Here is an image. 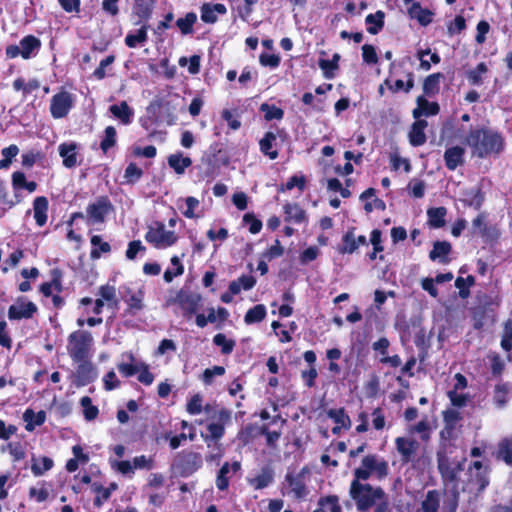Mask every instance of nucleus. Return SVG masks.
Here are the masks:
<instances>
[{
    "label": "nucleus",
    "mask_w": 512,
    "mask_h": 512,
    "mask_svg": "<svg viewBox=\"0 0 512 512\" xmlns=\"http://www.w3.org/2000/svg\"><path fill=\"white\" fill-rule=\"evenodd\" d=\"M147 29L148 26L143 25L140 29H138L135 33H128L125 37V44L129 48H134L138 44H142L147 40Z\"/></svg>",
    "instance_id": "ea45409f"
},
{
    "label": "nucleus",
    "mask_w": 512,
    "mask_h": 512,
    "mask_svg": "<svg viewBox=\"0 0 512 512\" xmlns=\"http://www.w3.org/2000/svg\"><path fill=\"white\" fill-rule=\"evenodd\" d=\"M470 485L475 486L477 493L482 492L489 484L488 470L480 461H475L469 469Z\"/></svg>",
    "instance_id": "f8f14e48"
},
{
    "label": "nucleus",
    "mask_w": 512,
    "mask_h": 512,
    "mask_svg": "<svg viewBox=\"0 0 512 512\" xmlns=\"http://www.w3.org/2000/svg\"><path fill=\"white\" fill-rule=\"evenodd\" d=\"M439 105L436 102H429L424 97L417 98V107L413 110V117L420 119L421 116H432L439 112Z\"/></svg>",
    "instance_id": "a211bd4d"
},
{
    "label": "nucleus",
    "mask_w": 512,
    "mask_h": 512,
    "mask_svg": "<svg viewBox=\"0 0 512 512\" xmlns=\"http://www.w3.org/2000/svg\"><path fill=\"white\" fill-rule=\"evenodd\" d=\"M224 373L225 368L223 366H214L203 372L202 380L205 384L210 385L213 382L214 376H222Z\"/></svg>",
    "instance_id": "e2e57ef3"
},
{
    "label": "nucleus",
    "mask_w": 512,
    "mask_h": 512,
    "mask_svg": "<svg viewBox=\"0 0 512 512\" xmlns=\"http://www.w3.org/2000/svg\"><path fill=\"white\" fill-rule=\"evenodd\" d=\"M178 467L183 475H191L197 471L203 463L200 453L184 451L177 456Z\"/></svg>",
    "instance_id": "1a4fd4ad"
},
{
    "label": "nucleus",
    "mask_w": 512,
    "mask_h": 512,
    "mask_svg": "<svg viewBox=\"0 0 512 512\" xmlns=\"http://www.w3.org/2000/svg\"><path fill=\"white\" fill-rule=\"evenodd\" d=\"M231 414L226 409L214 411L210 418L213 420L207 425L208 435L201 434L208 447H211L210 441L218 442L225 433V424L230 420Z\"/></svg>",
    "instance_id": "39448f33"
},
{
    "label": "nucleus",
    "mask_w": 512,
    "mask_h": 512,
    "mask_svg": "<svg viewBox=\"0 0 512 512\" xmlns=\"http://www.w3.org/2000/svg\"><path fill=\"white\" fill-rule=\"evenodd\" d=\"M285 221L301 223L305 221V211L297 204L288 203L284 206Z\"/></svg>",
    "instance_id": "2f4dec72"
},
{
    "label": "nucleus",
    "mask_w": 512,
    "mask_h": 512,
    "mask_svg": "<svg viewBox=\"0 0 512 512\" xmlns=\"http://www.w3.org/2000/svg\"><path fill=\"white\" fill-rule=\"evenodd\" d=\"M396 449L401 455V459L404 463H408L412 460L418 449V442L411 438L398 437L395 440Z\"/></svg>",
    "instance_id": "4468645a"
},
{
    "label": "nucleus",
    "mask_w": 512,
    "mask_h": 512,
    "mask_svg": "<svg viewBox=\"0 0 512 512\" xmlns=\"http://www.w3.org/2000/svg\"><path fill=\"white\" fill-rule=\"evenodd\" d=\"M284 253V248L281 246L280 241L278 239L275 240L274 245H272L270 248H268L264 254L263 257L272 260L274 258H278L282 256Z\"/></svg>",
    "instance_id": "338daca9"
},
{
    "label": "nucleus",
    "mask_w": 512,
    "mask_h": 512,
    "mask_svg": "<svg viewBox=\"0 0 512 512\" xmlns=\"http://www.w3.org/2000/svg\"><path fill=\"white\" fill-rule=\"evenodd\" d=\"M213 342L215 345L222 348V352L224 354H229L234 348V342L232 340H228L226 336L221 333L214 336Z\"/></svg>",
    "instance_id": "680f3d73"
},
{
    "label": "nucleus",
    "mask_w": 512,
    "mask_h": 512,
    "mask_svg": "<svg viewBox=\"0 0 512 512\" xmlns=\"http://www.w3.org/2000/svg\"><path fill=\"white\" fill-rule=\"evenodd\" d=\"M501 347L506 352H509L512 349V319H509L505 323L501 340Z\"/></svg>",
    "instance_id": "13d9d810"
},
{
    "label": "nucleus",
    "mask_w": 512,
    "mask_h": 512,
    "mask_svg": "<svg viewBox=\"0 0 512 512\" xmlns=\"http://www.w3.org/2000/svg\"><path fill=\"white\" fill-rule=\"evenodd\" d=\"M427 121L417 119L411 128L409 133L410 143L413 146H421L426 142V135L424 133L425 128L427 127Z\"/></svg>",
    "instance_id": "4be33fe9"
},
{
    "label": "nucleus",
    "mask_w": 512,
    "mask_h": 512,
    "mask_svg": "<svg viewBox=\"0 0 512 512\" xmlns=\"http://www.w3.org/2000/svg\"><path fill=\"white\" fill-rule=\"evenodd\" d=\"M201 301V297L195 293L179 292L177 295V302L181 308L189 314L195 313Z\"/></svg>",
    "instance_id": "f3484780"
},
{
    "label": "nucleus",
    "mask_w": 512,
    "mask_h": 512,
    "mask_svg": "<svg viewBox=\"0 0 512 512\" xmlns=\"http://www.w3.org/2000/svg\"><path fill=\"white\" fill-rule=\"evenodd\" d=\"M145 239L155 248L165 249L175 244L178 237L174 231L167 230L163 223L155 222L148 227Z\"/></svg>",
    "instance_id": "20e7f679"
},
{
    "label": "nucleus",
    "mask_w": 512,
    "mask_h": 512,
    "mask_svg": "<svg viewBox=\"0 0 512 512\" xmlns=\"http://www.w3.org/2000/svg\"><path fill=\"white\" fill-rule=\"evenodd\" d=\"M438 469L445 481L456 482L458 474L463 470V464L465 459L456 460L449 459L447 456L438 454Z\"/></svg>",
    "instance_id": "0eeeda50"
},
{
    "label": "nucleus",
    "mask_w": 512,
    "mask_h": 512,
    "mask_svg": "<svg viewBox=\"0 0 512 512\" xmlns=\"http://www.w3.org/2000/svg\"><path fill=\"white\" fill-rule=\"evenodd\" d=\"M227 9L224 4H204L201 7V19L205 23H215L217 21V15H224Z\"/></svg>",
    "instance_id": "aec40b11"
},
{
    "label": "nucleus",
    "mask_w": 512,
    "mask_h": 512,
    "mask_svg": "<svg viewBox=\"0 0 512 512\" xmlns=\"http://www.w3.org/2000/svg\"><path fill=\"white\" fill-rule=\"evenodd\" d=\"M116 137V129L113 126L106 127L104 137L100 143V148L104 153L116 144Z\"/></svg>",
    "instance_id": "a18cd8bd"
},
{
    "label": "nucleus",
    "mask_w": 512,
    "mask_h": 512,
    "mask_svg": "<svg viewBox=\"0 0 512 512\" xmlns=\"http://www.w3.org/2000/svg\"><path fill=\"white\" fill-rule=\"evenodd\" d=\"M110 464H111L112 469H114L115 471L119 472L122 475L131 476L135 472L134 468H133L132 461H128V460H122V461L110 460Z\"/></svg>",
    "instance_id": "5fc2aeb1"
},
{
    "label": "nucleus",
    "mask_w": 512,
    "mask_h": 512,
    "mask_svg": "<svg viewBox=\"0 0 512 512\" xmlns=\"http://www.w3.org/2000/svg\"><path fill=\"white\" fill-rule=\"evenodd\" d=\"M362 464L378 480H382L388 475L389 467L387 461L375 454L366 455L362 459Z\"/></svg>",
    "instance_id": "9d476101"
},
{
    "label": "nucleus",
    "mask_w": 512,
    "mask_h": 512,
    "mask_svg": "<svg viewBox=\"0 0 512 512\" xmlns=\"http://www.w3.org/2000/svg\"><path fill=\"white\" fill-rule=\"evenodd\" d=\"M342 246L339 248V252L342 254H352L359 246L367 245L366 237L363 235L356 236L354 228L348 230L342 238Z\"/></svg>",
    "instance_id": "ddd939ff"
},
{
    "label": "nucleus",
    "mask_w": 512,
    "mask_h": 512,
    "mask_svg": "<svg viewBox=\"0 0 512 512\" xmlns=\"http://www.w3.org/2000/svg\"><path fill=\"white\" fill-rule=\"evenodd\" d=\"M487 230L486 218L484 214H479L472 221V231L474 234L485 235Z\"/></svg>",
    "instance_id": "69168bd1"
},
{
    "label": "nucleus",
    "mask_w": 512,
    "mask_h": 512,
    "mask_svg": "<svg viewBox=\"0 0 512 512\" xmlns=\"http://www.w3.org/2000/svg\"><path fill=\"white\" fill-rule=\"evenodd\" d=\"M256 283V279L251 275H242L237 280L232 281L229 285V291L235 295L241 292L242 289L250 290Z\"/></svg>",
    "instance_id": "c756f323"
},
{
    "label": "nucleus",
    "mask_w": 512,
    "mask_h": 512,
    "mask_svg": "<svg viewBox=\"0 0 512 512\" xmlns=\"http://www.w3.org/2000/svg\"><path fill=\"white\" fill-rule=\"evenodd\" d=\"M20 47H21V56L24 59H29L32 55V52L34 50H37L40 47V41L36 37L29 35L24 37L20 41Z\"/></svg>",
    "instance_id": "c9c22d12"
},
{
    "label": "nucleus",
    "mask_w": 512,
    "mask_h": 512,
    "mask_svg": "<svg viewBox=\"0 0 512 512\" xmlns=\"http://www.w3.org/2000/svg\"><path fill=\"white\" fill-rule=\"evenodd\" d=\"M340 60V55L335 53L331 60L320 59L318 62L319 67L323 71L324 77L327 79H332L334 77V71L338 69V61Z\"/></svg>",
    "instance_id": "e433bc0d"
},
{
    "label": "nucleus",
    "mask_w": 512,
    "mask_h": 512,
    "mask_svg": "<svg viewBox=\"0 0 512 512\" xmlns=\"http://www.w3.org/2000/svg\"><path fill=\"white\" fill-rule=\"evenodd\" d=\"M124 300L128 305V313L136 314L137 312L144 309V291L142 288L133 290L126 288Z\"/></svg>",
    "instance_id": "2eb2a0df"
},
{
    "label": "nucleus",
    "mask_w": 512,
    "mask_h": 512,
    "mask_svg": "<svg viewBox=\"0 0 512 512\" xmlns=\"http://www.w3.org/2000/svg\"><path fill=\"white\" fill-rule=\"evenodd\" d=\"M95 371L91 364L82 363L78 366L76 372V379L78 386H84L93 381L95 378Z\"/></svg>",
    "instance_id": "7c9ffc66"
},
{
    "label": "nucleus",
    "mask_w": 512,
    "mask_h": 512,
    "mask_svg": "<svg viewBox=\"0 0 512 512\" xmlns=\"http://www.w3.org/2000/svg\"><path fill=\"white\" fill-rule=\"evenodd\" d=\"M109 110L112 115L119 119L124 125H127L131 122V118L134 114L133 110L125 101H122L119 105L110 106Z\"/></svg>",
    "instance_id": "393cba45"
},
{
    "label": "nucleus",
    "mask_w": 512,
    "mask_h": 512,
    "mask_svg": "<svg viewBox=\"0 0 512 512\" xmlns=\"http://www.w3.org/2000/svg\"><path fill=\"white\" fill-rule=\"evenodd\" d=\"M156 0H134L133 11L142 20H148L153 12Z\"/></svg>",
    "instance_id": "a878e982"
},
{
    "label": "nucleus",
    "mask_w": 512,
    "mask_h": 512,
    "mask_svg": "<svg viewBox=\"0 0 512 512\" xmlns=\"http://www.w3.org/2000/svg\"><path fill=\"white\" fill-rule=\"evenodd\" d=\"M80 403L83 407L85 419L88 421L94 420L97 417L99 410L96 406L92 405L91 398L88 396L82 397Z\"/></svg>",
    "instance_id": "3c124183"
},
{
    "label": "nucleus",
    "mask_w": 512,
    "mask_h": 512,
    "mask_svg": "<svg viewBox=\"0 0 512 512\" xmlns=\"http://www.w3.org/2000/svg\"><path fill=\"white\" fill-rule=\"evenodd\" d=\"M52 467H53L52 459H50L48 457H42L41 459H39L38 461H35L32 464L31 470L35 476H41L46 471L50 470Z\"/></svg>",
    "instance_id": "603ef678"
},
{
    "label": "nucleus",
    "mask_w": 512,
    "mask_h": 512,
    "mask_svg": "<svg viewBox=\"0 0 512 512\" xmlns=\"http://www.w3.org/2000/svg\"><path fill=\"white\" fill-rule=\"evenodd\" d=\"M37 312V306L30 301L19 299L8 309V318L10 320L30 319Z\"/></svg>",
    "instance_id": "9b49d317"
},
{
    "label": "nucleus",
    "mask_w": 512,
    "mask_h": 512,
    "mask_svg": "<svg viewBox=\"0 0 512 512\" xmlns=\"http://www.w3.org/2000/svg\"><path fill=\"white\" fill-rule=\"evenodd\" d=\"M100 299L108 303L117 304L116 301V289L114 286L104 285L99 288Z\"/></svg>",
    "instance_id": "052dcab7"
},
{
    "label": "nucleus",
    "mask_w": 512,
    "mask_h": 512,
    "mask_svg": "<svg viewBox=\"0 0 512 512\" xmlns=\"http://www.w3.org/2000/svg\"><path fill=\"white\" fill-rule=\"evenodd\" d=\"M384 17L385 14L381 10H378L374 14L367 15L365 19L368 25L367 31L372 35L377 34L384 26Z\"/></svg>",
    "instance_id": "473e14b6"
},
{
    "label": "nucleus",
    "mask_w": 512,
    "mask_h": 512,
    "mask_svg": "<svg viewBox=\"0 0 512 512\" xmlns=\"http://www.w3.org/2000/svg\"><path fill=\"white\" fill-rule=\"evenodd\" d=\"M443 78L441 73L431 74L426 77L423 83V90L426 94L431 95L438 91L440 80Z\"/></svg>",
    "instance_id": "49530a36"
},
{
    "label": "nucleus",
    "mask_w": 512,
    "mask_h": 512,
    "mask_svg": "<svg viewBox=\"0 0 512 512\" xmlns=\"http://www.w3.org/2000/svg\"><path fill=\"white\" fill-rule=\"evenodd\" d=\"M133 468L135 470H151L155 466V461L152 456L140 455L132 460Z\"/></svg>",
    "instance_id": "09e8293b"
},
{
    "label": "nucleus",
    "mask_w": 512,
    "mask_h": 512,
    "mask_svg": "<svg viewBox=\"0 0 512 512\" xmlns=\"http://www.w3.org/2000/svg\"><path fill=\"white\" fill-rule=\"evenodd\" d=\"M23 419L26 422V430L33 431L36 426H40L45 422L46 414L44 411L35 413L33 410L28 409L24 412Z\"/></svg>",
    "instance_id": "c85d7f7f"
},
{
    "label": "nucleus",
    "mask_w": 512,
    "mask_h": 512,
    "mask_svg": "<svg viewBox=\"0 0 512 512\" xmlns=\"http://www.w3.org/2000/svg\"><path fill=\"white\" fill-rule=\"evenodd\" d=\"M488 68L485 63H479L477 67L473 70H470L467 74L468 81L472 85H480L482 83V76L486 74Z\"/></svg>",
    "instance_id": "8fccbe9b"
},
{
    "label": "nucleus",
    "mask_w": 512,
    "mask_h": 512,
    "mask_svg": "<svg viewBox=\"0 0 512 512\" xmlns=\"http://www.w3.org/2000/svg\"><path fill=\"white\" fill-rule=\"evenodd\" d=\"M91 244L94 247H99V251L94 249L91 251V257L92 258H99L101 256V253H108L110 251V245L107 242H104L99 235H94L91 238Z\"/></svg>",
    "instance_id": "6e6d98bb"
},
{
    "label": "nucleus",
    "mask_w": 512,
    "mask_h": 512,
    "mask_svg": "<svg viewBox=\"0 0 512 512\" xmlns=\"http://www.w3.org/2000/svg\"><path fill=\"white\" fill-rule=\"evenodd\" d=\"M447 210L444 207L430 208L427 211L428 223L433 228H441L445 225Z\"/></svg>",
    "instance_id": "72a5a7b5"
},
{
    "label": "nucleus",
    "mask_w": 512,
    "mask_h": 512,
    "mask_svg": "<svg viewBox=\"0 0 512 512\" xmlns=\"http://www.w3.org/2000/svg\"><path fill=\"white\" fill-rule=\"evenodd\" d=\"M273 479V471L269 468H265L261 471L260 474L251 480V484L255 489L259 490L269 486L273 482Z\"/></svg>",
    "instance_id": "58836bf2"
},
{
    "label": "nucleus",
    "mask_w": 512,
    "mask_h": 512,
    "mask_svg": "<svg viewBox=\"0 0 512 512\" xmlns=\"http://www.w3.org/2000/svg\"><path fill=\"white\" fill-rule=\"evenodd\" d=\"M320 508H324L328 512H341V507L338 504L337 496H327L319 501Z\"/></svg>",
    "instance_id": "bf43d9fd"
},
{
    "label": "nucleus",
    "mask_w": 512,
    "mask_h": 512,
    "mask_svg": "<svg viewBox=\"0 0 512 512\" xmlns=\"http://www.w3.org/2000/svg\"><path fill=\"white\" fill-rule=\"evenodd\" d=\"M440 506V493L436 490L427 492L425 499L421 503L423 512H438Z\"/></svg>",
    "instance_id": "f704fd0d"
},
{
    "label": "nucleus",
    "mask_w": 512,
    "mask_h": 512,
    "mask_svg": "<svg viewBox=\"0 0 512 512\" xmlns=\"http://www.w3.org/2000/svg\"><path fill=\"white\" fill-rule=\"evenodd\" d=\"M197 20V16L195 13H187L185 17L179 18L176 21L177 27L181 30L183 34H189L192 32V27Z\"/></svg>",
    "instance_id": "de8ad7c7"
},
{
    "label": "nucleus",
    "mask_w": 512,
    "mask_h": 512,
    "mask_svg": "<svg viewBox=\"0 0 512 512\" xmlns=\"http://www.w3.org/2000/svg\"><path fill=\"white\" fill-rule=\"evenodd\" d=\"M327 415L337 425H341V427H344L345 429H348L351 426V420L349 416L345 413V410L343 408L330 409L327 412Z\"/></svg>",
    "instance_id": "37998d69"
},
{
    "label": "nucleus",
    "mask_w": 512,
    "mask_h": 512,
    "mask_svg": "<svg viewBox=\"0 0 512 512\" xmlns=\"http://www.w3.org/2000/svg\"><path fill=\"white\" fill-rule=\"evenodd\" d=\"M266 316V308L262 304H258L249 309L245 314L244 321L246 324L261 322Z\"/></svg>",
    "instance_id": "a19ab883"
},
{
    "label": "nucleus",
    "mask_w": 512,
    "mask_h": 512,
    "mask_svg": "<svg viewBox=\"0 0 512 512\" xmlns=\"http://www.w3.org/2000/svg\"><path fill=\"white\" fill-rule=\"evenodd\" d=\"M73 96L67 91H61L51 98L50 112L53 118L65 117L73 106Z\"/></svg>",
    "instance_id": "6e6552de"
},
{
    "label": "nucleus",
    "mask_w": 512,
    "mask_h": 512,
    "mask_svg": "<svg viewBox=\"0 0 512 512\" xmlns=\"http://www.w3.org/2000/svg\"><path fill=\"white\" fill-rule=\"evenodd\" d=\"M465 143L471 148L472 156L478 158L498 156L505 147L502 135L491 129L471 130Z\"/></svg>",
    "instance_id": "f257e3e1"
},
{
    "label": "nucleus",
    "mask_w": 512,
    "mask_h": 512,
    "mask_svg": "<svg viewBox=\"0 0 512 512\" xmlns=\"http://www.w3.org/2000/svg\"><path fill=\"white\" fill-rule=\"evenodd\" d=\"M276 140L277 137L273 132H267L259 142L261 152L272 160L278 157L277 150L273 149Z\"/></svg>",
    "instance_id": "bb28decb"
},
{
    "label": "nucleus",
    "mask_w": 512,
    "mask_h": 512,
    "mask_svg": "<svg viewBox=\"0 0 512 512\" xmlns=\"http://www.w3.org/2000/svg\"><path fill=\"white\" fill-rule=\"evenodd\" d=\"M191 164L192 160L189 157H184L181 153L171 154L168 157V165L179 175L183 174Z\"/></svg>",
    "instance_id": "cd10ccee"
},
{
    "label": "nucleus",
    "mask_w": 512,
    "mask_h": 512,
    "mask_svg": "<svg viewBox=\"0 0 512 512\" xmlns=\"http://www.w3.org/2000/svg\"><path fill=\"white\" fill-rule=\"evenodd\" d=\"M510 391L511 387L508 384H499L495 387L494 402L499 408L504 407L508 402Z\"/></svg>",
    "instance_id": "79ce46f5"
},
{
    "label": "nucleus",
    "mask_w": 512,
    "mask_h": 512,
    "mask_svg": "<svg viewBox=\"0 0 512 512\" xmlns=\"http://www.w3.org/2000/svg\"><path fill=\"white\" fill-rule=\"evenodd\" d=\"M48 200L44 196H39L34 199L33 212L34 218L39 227H42L47 222Z\"/></svg>",
    "instance_id": "412c9836"
},
{
    "label": "nucleus",
    "mask_w": 512,
    "mask_h": 512,
    "mask_svg": "<svg viewBox=\"0 0 512 512\" xmlns=\"http://www.w3.org/2000/svg\"><path fill=\"white\" fill-rule=\"evenodd\" d=\"M111 210L112 205L105 197H101L95 202L90 203L86 208L88 223L92 225L103 223Z\"/></svg>",
    "instance_id": "423d86ee"
},
{
    "label": "nucleus",
    "mask_w": 512,
    "mask_h": 512,
    "mask_svg": "<svg viewBox=\"0 0 512 512\" xmlns=\"http://www.w3.org/2000/svg\"><path fill=\"white\" fill-rule=\"evenodd\" d=\"M77 150L78 145L75 142H66L59 145V155L62 157L63 165L66 168H73L78 164Z\"/></svg>",
    "instance_id": "dca6fc26"
},
{
    "label": "nucleus",
    "mask_w": 512,
    "mask_h": 512,
    "mask_svg": "<svg viewBox=\"0 0 512 512\" xmlns=\"http://www.w3.org/2000/svg\"><path fill=\"white\" fill-rule=\"evenodd\" d=\"M286 481L288 482L292 493L296 498H303L307 495L306 485L303 479V472L296 476L292 474L286 475Z\"/></svg>",
    "instance_id": "5701e85b"
},
{
    "label": "nucleus",
    "mask_w": 512,
    "mask_h": 512,
    "mask_svg": "<svg viewBox=\"0 0 512 512\" xmlns=\"http://www.w3.org/2000/svg\"><path fill=\"white\" fill-rule=\"evenodd\" d=\"M142 170L134 163H130L125 170V178L128 182L134 183L142 176Z\"/></svg>",
    "instance_id": "774afa93"
},
{
    "label": "nucleus",
    "mask_w": 512,
    "mask_h": 512,
    "mask_svg": "<svg viewBox=\"0 0 512 512\" xmlns=\"http://www.w3.org/2000/svg\"><path fill=\"white\" fill-rule=\"evenodd\" d=\"M93 342L91 332L86 330L74 331L68 337V354L75 362H82L89 357Z\"/></svg>",
    "instance_id": "7ed1b4c3"
},
{
    "label": "nucleus",
    "mask_w": 512,
    "mask_h": 512,
    "mask_svg": "<svg viewBox=\"0 0 512 512\" xmlns=\"http://www.w3.org/2000/svg\"><path fill=\"white\" fill-rule=\"evenodd\" d=\"M408 14L411 18L416 19L421 25L427 26L432 21V12L428 9H423L419 3H413L408 9Z\"/></svg>",
    "instance_id": "b1692460"
},
{
    "label": "nucleus",
    "mask_w": 512,
    "mask_h": 512,
    "mask_svg": "<svg viewBox=\"0 0 512 512\" xmlns=\"http://www.w3.org/2000/svg\"><path fill=\"white\" fill-rule=\"evenodd\" d=\"M171 264L175 267V272L171 273V269H167L164 272L163 278L167 283L172 282L174 277L180 276L184 273V266L182 265L178 256H173L171 258Z\"/></svg>",
    "instance_id": "864d4df0"
},
{
    "label": "nucleus",
    "mask_w": 512,
    "mask_h": 512,
    "mask_svg": "<svg viewBox=\"0 0 512 512\" xmlns=\"http://www.w3.org/2000/svg\"><path fill=\"white\" fill-rule=\"evenodd\" d=\"M243 222L249 225V231L252 234L259 233L262 228V222L251 213H247L243 216Z\"/></svg>",
    "instance_id": "0e129e2a"
},
{
    "label": "nucleus",
    "mask_w": 512,
    "mask_h": 512,
    "mask_svg": "<svg viewBox=\"0 0 512 512\" xmlns=\"http://www.w3.org/2000/svg\"><path fill=\"white\" fill-rule=\"evenodd\" d=\"M497 458L503 460L507 465H512V436L503 439L498 444Z\"/></svg>",
    "instance_id": "4c0bfd02"
},
{
    "label": "nucleus",
    "mask_w": 512,
    "mask_h": 512,
    "mask_svg": "<svg viewBox=\"0 0 512 512\" xmlns=\"http://www.w3.org/2000/svg\"><path fill=\"white\" fill-rule=\"evenodd\" d=\"M260 110L262 112H264L266 120H273V119L280 120L283 118V115H284V112L282 109H280L274 105H269L267 103H263L260 107Z\"/></svg>",
    "instance_id": "4d7b16f0"
},
{
    "label": "nucleus",
    "mask_w": 512,
    "mask_h": 512,
    "mask_svg": "<svg viewBox=\"0 0 512 512\" xmlns=\"http://www.w3.org/2000/svg\"><path fill=\"white\" fill-rule=\"evenodd\" d=\"M349 496L355 502L359 512H367L378 503L379 499L384 498V490L379 486L351 481Z\"/></svg>",
    "instance_id": "f03ea898"
},
{
    "label": "nucleus",
    "mask_w": 512,
    "mask_h": 512,
    "mask_svg": "<svg viewBox=\"0 0 512 512\" xmlns=\"http://www.w3.org/2000/svg\"><path fill=\"white\" fill-rule=\"evenodd\" d=\"M451 251L450 243L446 241H438L434 243L433 249L431 250L429 256L432 260L443 259L445 258L449 252Z\"/></svg>",
    "instance_id": "c03bdc74"
},
{
    "label": "nucleus",
    "mask_w": 512,
    "mask_h": 512,
    "mask_svg": "<svg viewBox=\"0 0 512 512\" xmlns=\"http://www.w3.org/2000/svg\"><path fill=\"white\" fill-rule=\"evenodd\" d=\"M464 148L460 146H454L447 149L444 153V160L449 170H455L459 165L464 162Z\"/></svg>",
    "instance_id": "6ab92c4d"
}]
</instances>
